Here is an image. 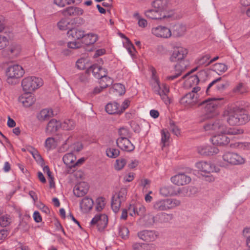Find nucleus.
<instances>
[{
    "label": "nucleus",
    "mask_w": 250,
    "mask_h": 250,
    "mask_svg": "<svg viewBox=\"0 0 250 250\" xmlns=\"http://www.w3.org/2000/svg\"><path fill=\"white\" fill-rule=\"evenodd\" d=\"M204 129L212 134L210 141L214 145L225 146L229 142V138L227 136L229 135L242 134L243 130L239 128L228 127L223 119H218L214 121L206 123Z\"/></svg>",
    "instance_id": "obj_1"
},
{
    "label": "nucleus",
    "mask_w": 250,
    "mask_h": 250,
    "mask_svg": "<svg viewBox=\"0 0 250 250\" xmlns=\"http://www.w3.org/2000/svg\"><path fill=\"white\" fill-rule=\"evenodd\" d=\"M222 116L230 125L245 124L250 120L246 110L237 107L228 108L224 111Z\"/></svg>",
    "instance_id": "obj_2"
},
{
    "label": "nucleus",
    "mask_w": 250,
    "mask_h": 250,
    "mask_svg": "<svg viewBox=\"0 0 250 250\" xmlns=\"http://www.w3.org/2000/svg\"><path fill=\"white\" fill-rule=\"evenodd\" d=\"M151 77L149 82L150 85L153 92L159 95L162 100L166 104L170 103V99L168 96L169 92V86L166 83H161L159 77L154 67L151 68Z\"/></svg>",
    "instance_id": "obj_3"
},
{
    "label": "nucleus",
    "mask_w": 250,
    "mask_h": 250,
    "mask_svg": "<svg viewBox=\"0 0 250 250\" xmlns=\"http://www.w3.org/2000/svg\"><path fill=\"white\" fill-rule=\"evenodd\" d=\"M201 93V87L193 88L191 91L184 95L180 99L179 102L185 108H192L199 104Z\"/></svg>",
    "instance_id": "obj_4"
},
{
    "label": "nucleus",
    "mask_w": 250,
    "mask_h": 250,
    "mask_svg": "<svg viewBox=\"0 0 250 250\" xmlns=\"http://www.w3.org/2000/svg\"><path fill=\"white\" fill-rule=\"evenodd\" d=\"M43 84L42 80L34 76H27L21 81V87L25 92L32 93L39 89Z\"/></svg>",
    "instance_id": "obj_5"
},
{
    "label": "nucleus",
    "mask_w": 250,
    "mask_h": 250,
    "mask_svg": "<svg viewBox=\"0 0 250 250\" xmlns=\"http://www.w3.org/2000/svg\"><path fill=\"white\" fill-rule=\"evenodd\" d=\"M181 202L176 199H159L153 203V208L156 211H167L180 206Z\"/></svg>",
    "instance_id": "obj_6"
},
{
    "label": "nucleus",
    "mask_w": 250,
    "mask_h": 250,
    "mask_svg": "<svg viewBox=\"0 0 250 250\" xmlns=\"http://www.w3.org/2000/svg\"><path fill=\"white\" fill-rule=\"evenodd\" d=\"M24 74V70L21 66L19 64L11 65L8 67L6 71L7 82L9 84H15Z\"/></svg>",
    "instance_id": "obj_7"
},
{
    "label": "nucleus",
    "mask_w": 250,
    "mask_h": 250,
    "mask_svg": "<svg viewBox=\"0 0 250 250\" xmlns=\"http://www.w3.org/2000/svg\"><path fill=\"white\" fill-rule=\"evenodd\" d=\"M222 159L227 165H240L245 163V159L243 156L237 153L229 151L224 153Z\"/></svg>",
    "instance_id": "obj_8"
},
{
    "label": "nucleus",
    "mask_w": 250,
    "mask_h": 250,
    "mask_svg": "<svg viewBox=\"0 0 250 250\" xmlns=\"http://www.w3.org/2000/svg\"><path fill=\"white\" fill-rule=\"evenodd\" d=\"M222 100L223 98L209 99L204 103L205 104V111L208 118H212L219 114L217 110L219 101Z\"/></svg>",
    "instance_id": "obj_9"
},
{
    "label": "nucleus",
    "mask_w": 250,
    "mask_h": 250,
    "mask_svg": "<svg viewBox=\"0 0 250 250\" xmlns=\"http://www.w3.org/2000/svg\"><path fill=\"white\" fill-rule=\"evenodd\" d=\"M127 193V188H121L118 192L115 193L113 195L111 207L115 212H117L119 211L121 203L125 200Z\"/></svg>",
    "instance_id": "obj_10"
},
{
    "label": "nucleus",
    "mask_w": 250,
    "mask_h": 250,
    "mask_svg": "<svg viewBox=\"0 0 250 250\" xmlns=\"http://www.w3.org/2000/svg\"><path fill=\"white\" fill-rule=\"evenodd\" d=\"M151 33L155 37L162 39H168L172 36L171 29L165 25H159L153 27Z\"/></svg>",
    "instance_id": "obj_11"
},
{
    "label": "nucleus",
    "mask_w": 250,
    "mask_h": 250,
    "mask_svg": "<svg viewBox=\"0 0 250 250\" xmlns=\"http://www.w3.org/2000/svg\"><path fill=\"white\" fill-rule=\"evenodd\" d=\"M108 223V217L105 214H97L91 220V227L96 226L98 230L103 232L106 228Z\"/></svg>",
    "instance_id": "obj_12"
},
{
    "label": "nucleus",
    "mask_w": 250,
    "mask_h": 250,
    "mask_svg": "<svg viewBox=\"0 0 250 250\" xmlns=\"http://www.w3.org/2000/svg\"><path fill=\"white\" fill-rule=\"evenodd\" d=\"M145 220L148 225H152L157 222H167L172 218V214L164 212L158 213L155 216L148 214L145 216Z\"/></svg>",
    "instance_id": "obj_13"
},
{
    "label": "nucleus",
    "mask_w": 250,
    "mask_h": 250,
    "mask_svg": "<svg viewBox=\"0 0 250 250\" xmlns=\"http://www.w3.org/2000/svg\"><path fill=\"white\" fill-rule=\"evenodd\" d=\"M187 54L188 50L187 49L181 46L175 47L173 49L169 60L171 62L183 61L185 60Z\"/></svg>",
    "instance_id": "obj_14"
},
{
    "label": "nucleus",
    "mask_w": 250,
    "mask_h": 250,
    "mask_svg": "<svg viewBox=\"0 0 250 250\" xmlns=\"http://www.w3.org/2000/svg\"><path fill=\"white\" fill-rule=\"evenodd\" d=\"M170 4L169 0H155L152 3V6L154 8H156L158 11L161 12L163 15L168 16V18L171 15L168 12V7Z\"/></svg>",
    "instance_id": "obj_15"
},
{
    "label": "nucleus",
    "mask_w": 250,
    "mask_h": 250,
    "mask_svg": "<svg viewBox=\"0 0 250 250\" xmlns=\"http://www.w3.org/2000/svg\"><path fill=\"white\" fill-rule=\"evenodd\" d=\"M196 167L201 172L205 173L218 172L219 169L212 164L207 161H199L196 163Z\"/></svg>",
    "instance_id": "obj_16"
},
{
    "label": "nucleus",
    "mask_w": 250,
    "mask_h": 250,
    "mask_svg": "<svg viewBox=\"0 0 250 250\" xmlns=\"http://www.w3.org/2000/svg\"><path fill=\"white\" fill-rule=\"evenodd\" d=\"M19 101L24 107H29L34 104L36 98L31 93L25 92L19 97Z\"/></svg>",
    "instance_id": "obj_17"
},
{
    "label": "nucleus",
    "mask_w": 250,
    "mask_h": 250,
    "mask_svg": "<svg viewBox=\"0 0 250 250\" xmlns=\"http://www.w3.org/2000/svg\"><path fill=\"white\" fill-rule=\"evenodd\" d=\"M144 14L146 18L155 21H162L168 18V16L163 15L161 12L154 8L146 10Z\"/></svg>",
    "instance_id": "obj_18"
},
{
    "label": "nucleus",
    "mask_w": 250,
    "mask_h": 250,
    "mask_svg": "<svg viewBox=\"0 0 250 250\" xmlns=\"http://www.w3.org/2000/svg\"><path fill=\"white\" fill-rule=\"evenodd\" d=\"M171 182L177 186H183L189 184L191 178L184 173H179L171 177Z\"/></svg>",
    "instance_id": "obj_19"
},
{
    "label": "nucleus",
    "mask_w": 250,
    "mask_h": 250,
    "mask_svg": "<svg viewBox=\"0 0 250 250\" xmlns=\"http://www.w3.org/2000/svg\"><path fill=\"white\" fill-rule=\"evenodd\" d=\"M118 146L122 150L130 152L133 151L135 146L128 138H118L116 140Z\"/></svg>",
    "instance_id": "obj_20"
},
{
    "label": "nucleus",
    "mask_w": 250,
    "mask_h": 250,
    "mask_svg": "<svg viewBox=\"0 0 250 250\" xmlns=\"http://www.w3.org/2000/svg\"><path fill=\"white\" fill-rule=\"evenodd\" d=\"M128 210L130 216H134L136 215L143 216L146 211V208L142 204L136 203L135 205H130Z\"/></svg>",
    "instance_id": "obj_21"
},
{
    "label": "nucleus",
    "mask_w": 250,
    "mask_h": 250,
    "mask_svg": "<svg viewBox=\"0 0 250 250\" xmlns=\"http://www.w3.org/2000/svg\"><path fill=\"white\" fill-rule=\"evenodd\" d=\"M198 152L202 155L209 156L217 154L219 150L216 147L208 145H203L198 147Z\"/></svg>",
    "instance_id": "obj_22"
},
{
    "label": "nucleus",
    "mask_w": 250,
    "mask_h": 250,
    "mask_svg": "<svg viewBox=\"0 0 250 250\" xmlns=\"http://www.w3.org/2000/svg\"><path fill=\"white\" fill-rule=\"evenodd\" d=\"M187 26L182 23H177L172 26V35L176 38H180L184 36L187 31Z\"/></svg>",
    "instance_id": "obj_23"
},
{
    "label": "nucleus",
    "mask_w": 250,
    "mask_h": 250,
    "mask_svg": "<svg viewBox=\"0 0 250 250\" xmlns=\"http://www.w3.org/2000/svg\"><path fill=\"white\" fill-rule=\"evenodd\" d=\"M61 122L52 119L48 123L45 128V132L48 134L54 133L61 128Z\"/></svg>",
    "instance_id": "obj_24"
},
{
    "label": "nucleus",
    "mask_w": 250,
    "mask_h": 250,
    "mask_svg": "<svg viewBox=\"0 0 250 250\" xmlns=\"http://www.w3.org/2000/svg\"><path fill=\"white\" fill-rule=\"evenodd\" d=\"M138 237L145 241L151 242L155 240L157 235L155 231L153 230H145L138 233Z\"/></svg>",
    "instance_id": "obj_25"
},
{
    "label": "nucleus",
    "mask_w": 250,
    "mask_h": 250,
    "mask_svg": "<svg viewBox=\"0 0 250 250\" xmlns=\"http://www.w3.org/2000/svg\"><path fill=\"white\" fill-rule=\"evenodd\" d=\"M88 190V184L84 182H80L74 187V194L77 197H82L86 194Z\"/></svg>",
    "instance_id": "obj_26"
},
{
    "label": "nucleus",
    "mask_w": 250,
    "mask_h": 250,
    "mask_svg": "<svg viewBox=\"0 0 250 250\" xmlns=\"http://www.w3.org/2000/svg\"><path fill=\"white\" fill-rule=\"evenodd\" d=\"M54 115L52 109L46 108L41 110L36 116L37 119L40 122H44Z\"/></svg>",
    "instance_id": "obj_27"
},
{
    "label": "nucleus",
    "mask_w": 250,
    "mask_h": 250,
    "mask_svg": "<svg viewBox=\"0 0 250 250\" xmlns=\"http://www.w3.org/2000/svg\"><path fill=\"white\" fill-rule=\"evenodd\" d=\"M90 71H92L93 76L97 79L105 76L107 73L105 69L97 64L93 65L87 70L88 73Z\"/></svg>",
    "instance_id": "obj_28"
},
{
    "label": "nucleus",
    "mask_w": 250,
    "mask_h": 250,
    "mask_svg": "<svg viewBox=\"0 0 250 250\" xmlns=\"http://www.w3.org/2000/svg\"><path fill=\"white\" fill-rule=\"evenodd\" d=\"M185 188H179L177 191L174 189V187L172 186H164L160 189V193L163 196H174L180 194L181 190H185Z\"/></svg>",
    "instance_id": "obj_29"
},
{
    "label": "nucleus",
    "mask_w": 250,
    "mask_h": 250,
    "mask_svg": "<svg viewBox=\"0 0 250 250\" xmlns=\"http://www.w3.org/2000/svg\"><path fill=\"white\" fill-rule=\"evenodd\" d=\"M188 76L189 74H188L184 77L186 79L185 85L187 88H191L192 89L195 87H200L198 85L199 83V78L197 76Z\"/></svg>",
    "instance_id": "obj_30"
},
{
    "label": "nucleus",
    "mask_w": 250,
    "mask_h": 250,
    "mask_svg": "<svg viewBox=\"0 0 250 250\" xmlns=\"http://www.w3.org/2000/svg\"><path fill=\"white\" fill-rule=\"evenodd\" d=\"M105 110L109 114H120L119 104L116 102L108 103L105 107Z\"/></svg>",
    "instance_id": "obj_31"
},
{
    "label": "nucleus",
    "mask_w": 250,
    "mask_h": 250,
    "mask_svg": "<svg viewBox=\"0 0 250 250\" xmlns=\"http://www.w3.org/2000/svg\"><path fill=\"white\" fill-rule=\"evenodd\" d=\"M222 78L221 77L217 78L214 81H213L212 82H211L208 85L207 90H206V93L207 94H209V90L210 88L213 86L215 85V87H216L217 89L219 91L223 90L225 89L226 84L224 82H221Z\"/></svg>",
    "instance_id": "obj_32"
},
{
    "label": "nucleus",
    "mask_w": 250,
    "mask_h": 250,
    "mask_svg": "<svg viewBox=\"0 0 250 250\" xmlns=\"http://www.w3.org/2000/svg\"><path fill=\"white\" fill-rule=\"evenodd\" d=\"M93 201L92 199L85 197L80 203V207L81 210L83 212H87L89 211L93 207Z\"/></svg>",
    "instance_id": "obj_33"
},
{
    "label": "nucleus",
    "mask_w": 250,
    "mask_h": 250,
    "mask_svg": "<svg viewBox=\"0 0 250 250\" xmlns=\"http://www.w3.org/2000/svg\"><path fill=\"white\" fill-rule=\"evenodd\" d=\"M63 13L70 16H81L83 14V10L80 7H69L63 10Z\"/></svg>",
    "instance_id": "obj_34"
},
{
    "label": "nucleus",
    "mask_w": 250,
    "mask_h": 250,
    "mask_svg": "<svg viewBox=\"0 0 250 250\" xmlns=\"http://www.w3.org/2000/svg\"><path fill=\"white\" fill-rule=\"evenodd\" d=\"M98 36L94 33L84 35L83 42L85 45H89L95 43L98 40Z\"/></svg>",
    "instance_id": "obj_35"
},
{
    "label": "nucleus",
    "mask_w": 250,
    "mask_h": 250,
    "mask_svg": "<svg viewBox=\"0 0 250 250\" xmlns=\"http://www.w3.org/2000/svg\"><path fill=\"white\" fill-rule=\"evenodd\" d=\"M67 36L69 38L73 39H80L83 38L84 31L81 29L74 28L67 32Z\"/></svg>",
    "instance_id": "obj_36"
},
{
    "label": "nucleus",
    "mask_w": 250,
    "mask_h": 250,
    "mask_svg": "<svg viewBox=\"0 0 250 250\" xmlns=\"http://www.w3.org/2000/svg\"><path fill=\"white\" fill-rule=\"evenodd\" d=\"M62 159L64 163L70 168L75 167V163L76 160V157L72 153H68L66 154L63 157Z\"/></svg>",
    "instance_id": "obj_37"
},
{
    "label": "nucleus",
    "mask_w": 250,
    "mask_h": 250,
    "mask_svg": "<svg viewBox=\"0 0 250 250\" xmlns=\"http://www.w3.org/2000/svg\"><path fill=\"white\" fill-rule=\"evenodd\" d=\"M134 250H154L155 247L153 244L142 243H134L132 245Z\"/></svg>",
    "instance_id": "obj_38"
},
{
    "label": "nucleus",
    "mask_w": 250,
    "mask_h": 250,
    "mask_svg": "<svg viewBox=\"0 0 250 250\" xmlns=\"http://www.w3.org/2000/svg\"><path fill=\"white\" fill-rule=\"evenodd\" d=\"M69 137L66 134H61L58 136V142H62V146L60 148V151H64L68 148V145L67 142L68 141Z\"/></svg>",
    "instance_id": "obj_39"
},
{
    "label": "nucleus",
    "mask_w": 250,
    "mask_h": 250,
    "mask_svg": "<svg viewBox=\"0 0 250 250\" xmlns=\"http://www.w3.org/2000/svg\"><path fill=\"white\" fill-rule=\"evenodd\" d=\"M212 69L218 74L220 75L227 70L228 67L224 63H217L212 66Z\"/></svg>",
    "instance_id": "obj_40"
},
{
    "label": "nucleus",
    "mask_w": 250,
    "mask_h": 250,
    "mask_svg": "<svg viewBox=\"0 0 250 250\" xmlns=\"http://www.w3.org/2000/svg\"><path fill=\"white\" fill-rule=\"evenodd\" d=\"M57 146V142L53 137L47 138L45 141L44 146L47 150L54 149Z\"/></svg>",
    "instance_id": "obj_41"
},
{
    "label": "nucleus",
    "mask_w": 250,
    "mask_h": 250,
    "mask_svg": "<svg viewBox=\"0 0 250 250\" xmlns=\"http://www.w3.org/2000/svg\"><path fill=\"white\" fill-rule=\"evenodd\" d=\"M61 128L65 130H71L73 129L75 126V123L74 121L70 119L65 120L62 123L61 122Z\"/></svg>",
    "instance_id": "obj_42"
},
{
    "label": "nucleus",
    "mask_w": 250,
    "mask_h": 250,
    "mask_svg": "<svg viewBox=\"0 0 250 250\" xmlns=\"http://www.w3.org/2000/svg\"><path fill=\"white\" fill-rule=\"evenodd\" d=\"M210 57L208 54L203 55L196 60V63L198 65L207 66L210 64Z\"/></svg>",
    "instance_id": "obj_43"
},
{
    "label": "nucleus",
    "mask_w": 250,
    "mask_h": 250,
    "mask_svg": "<svg viewBox=\"0 0 250 250\" xmlns=\"http://www.w3.org/2000/svg\"><path fill=\"white\" fill-rule=\"evenodd\" d=\"M170 133L167 129H163L161 131V143L162 147L166 146L169 143Z\"/></svg>",
    "instance_id": "obj_44"
},
{
    "label": "nucleus",
    "mask_w": 250,
    "mask_h": 250,
    "mask_svg": "<svg viewBox=\"0 0 250 250\" xmlns=\"http://www.w3.org/2000/svg\"><path fill=\"white\" fill-rule=\"evenodd\" d=\"M12 221V217L8 214L3 215L0 217V225L2 227L9 226Z\"/></svg>",
    "instance_id": "obj_45"
},
{
    "label": "nucleus",
    "mask_w": 250,
    "mask_h": 250,
    "mask_svg": "<svg viewBox=\"0 0 250 250\" xmlns=\"http://www.w3.org/2000/svg\"><path fill=\"white\" fill-rule=\"evenodd\" d=\"M99 79H100L99 83L104 88L110 86L113 83V80L110 77H107L106 75H105V76L101 77Z\"/></svg>",
    "instance_id": "obj_46"
},
{
    "label": "nucleus",
    "mask_w": 250,
    "mask_h": 250,
    "mask_svg": "<svg viewBox=\"0 0 250 250\" xmlns=\"http://www.w3.org/2000/svg\"><path fill=\"white\" fill-rule=\"evenodd\" d=\"M88 60L85 58H80L76 62L77 68L80 70L84 69L88 66Z\"/></svg>",
    "instance_id": "obj_47"
},
{
    "label": "nucleus",
    "mask_w": 250,
    "mask_h": 250,
    "mask_svg": "<svg viewBox=\"0 0 250 250\" xmlns=\"http://www.w3.org/2000/svg\"><path fill=\"white\" fill-rule=\"evenodd\" d=\"M126 160L124 158H119L116 160L114 165V168L116 170L119 171L122 170L125 166Z\"/></svg>",
    "instance_id": "obj_48"
},
{
    "label": "nucleus",
    "mask_w": 250,
    "mask_h": 250,
    "mask_svg": "<svg viewBox=\"0 0 250 250\" xmlns=\"http://www.w3.org/2000/svg\"><path fill=\"white\" fill-rule=\"evenodd\" d=\"M105 199L102 197H98L96 201V208L98 211H101L105 207Z\"/></svg>",
    "instance_id": "obj_49"
},
{
    "label": "nucleus",
    "mask_w": 250,
    "mask_h": 250,
    "mask_svg": "<svg viewBox=\"0 0 250 250\" xmlns=\"http://www.w3.org/2000/svg\"><path fill=\"white\" fill-rule=\"evenodd\" d=\"M106 155L111 158H115L120 154V151L118 149L114 148H108L106 150Z\"/></svg>",
    "instance_id": "obj_50"
},
{
    "label": "nucleus",
    "mask_w": 250,
    "mask_h": 250,
    "mask_svg": "<svg viewBox=\"0 0 250 250\" xmlns=\"http://www.w3.org/2000/svg\"><path fill=\"white\" fill-rule=\"evenodd\" d=\"M69 24L68 20L65 18H63L58 21L57 27L61 30H65L67 29Z\"/></svg>",
    "instance_id": "obj_51"
},
{
    "label": "nucleus",
    "mask_w": 250,
    "mask_h": 250,
    "mask_svg": "<svg viewBox=\"0 0 250 250\" xmlns=\"http://www.w3.org/2000/svg\"><path fill=\"white\" fill-rule=\"evenodd\" d=\"M9 44L8 38L2 34H0V50L6 48Z\"/></svg>",
    "instance_id": "obj_52"
},
{
    "label": "nucleus",
    "mask_w": 250,
    "mask_h": 250,
    "mask_svg": "<svg viewBox=\"0 0 250 250\" xmlns=\"http://www.w3.org/2000/svg\"><path fill=\"white\" fill-rule=\"evenodd\" d=\"M30 152L34 159L38 164L40 165L43 164V160L39 152L36 149H33L30 151Z\"/></svg>",
    "instance_id": "obj_53"
},
{
    "label": "nucleus",
    "mask_w": 250,
    "mask_h": 250,
    "mask_svg": "<svg viewBox=\"0 0 250 250\" xmlns=\"http://www.w3.org/2000/svg\"><path fill=\"white\" fill-rule=\"evenodd\" d=\"M177 63L175 65V71L177 73H179L181 75V73L185 70L186 68V65L185 63V60L182 61L176 62Z\"/></svg>",
    "instance_id": "obj_54"
},
{
    "label": "nucleus",
    "mask_w": 250,
    "mask_h": 250,
    "mask_svg": "<svg viewBox=\"0 0 250 250\" xmlns=\"http://www.w3.org/2000/svg\"><path fill=\"white\" fill-rule=\"evenodd\" d=\"M135 173L132 172H128L125 173L123 176V183H125L132 181L135 178Z\"/></svg>",
    "instance_id": "obj_55"
},
{
    "label": "nucleus",
    "mask_w": 250,
    "mask_h": 250,
    "mask_svg": "<svg viewBox=\"0 0 250 250\" xmlns=\"http://www.w3.org/2000/svg\"><path fill=\"white\" fill-rule=\"evenodd\" d=\"M113 88L118 93L119 95L124 94L125 93V87L124 85L121 83H115L113 85Z\"/></svg>",
    "instance_id": "obj_56"
},
{
    "label": "nucleus",
    "mask_w": 250,
    "mask_h": 250,
    "mask_svg": "<svg viewBox=\"0 0 250 250\" xmlns=\"http://www.w3.org/2000/svg\"><path fill=\"white\" fill-rule=\"evenodd\" d=\"M119 235L123 238L126 239L129 234L128 229L125 226H121L119 228Z\"/></svg>",
    "instance_id": "obj_57"
},
{
    "label": "nucleus",
    "mask_w": 250,
    "mask_h": 250,
    "mask_svg": "<svg viewBox=\"0 0 250 250\" xmlns=\"http://www.w3.org/2000/svg\"><path fill=\"white\" fill-rule=\"evenodd\" d=\"M234 91L240 94H244L248 91L247 87L243 83H239L234 89Z\"/></svg>",
    "instance_id": "obj_58"
},
{
    "label": "nucleus",
    "mask_w": 250,
    "mask_h": 250,
    "mask_svg": "<svg viewBox=\"0 0 250 250\" xmlns=\"http://www.w3.org/2000/svg\"><path fill=\"white\" fill-rule=\"evenodd\" d=\"M130 101L128 99H125L120 106L119 105V110L120 114L123 113L126 109H127L129 106Z\"/></svg>",
    "instance_id": "obj_59"
},
{
    "label": "nucleus",
    "mask_w": 250,
    "mask_h": 250,
    "mask_svg": "<svg viewBox=\"0 0 250 250\" xmlns=\"http://www.w3.org/2000/svg\"><path fill=\"white\" fill-rule=\"evenodd\" d=\"M118 133L120 136L119 138H127L129 136V131L126 128L121 127L118 130Z\"/></svg>",
    "instance_id": "obj_60"
},
{
    "label": "nucleus",
    "mask_w": 250,
    "mask_h": 250,
    "mask_svg": "<svg viewBox=\"0 0 250 250\" xmlns=\"http://www.w3.org/2000/svg\"><path fill=\"white\" fill-rule=\"evenodd\" d=\"M123 37L125 38L127 42L126 47L128 53L130 55L133 56L135 52V48L133 45L129 42L128 39L125 37L124 35H123Z\"/></svg>",
    "instance_id": "obj_61"
},
{
    "label": "nucleus",
    "mask_w": 250,
    "mask_h": 250,
    "mask_svg": "<svg viewBox=\"0 0 250 250\" xmlns=\"http://www.w3.org/2000/svg\"><path fill=\"white\" fill-rule=\"evenodd\" d=\"M170 129L175 135L178 136L180 134V130L174 123H170Z\"/></svg>",
    "instance_id": "obj_62"
},
{
    "label": "nucleus",
    "mask_w": 250,
    "mask_h": 250,
    "mask_svg": "<svg viewBox=\"0 0 250 250\" xmlns=\"http://www.w3.org/2000/svg\"><path fill=\"white\" fill-rule=\"evenodd\" d=\"M104 89V88L103 87L101 84H100L99 86H96L93 88V89L91 92L90 94L92 96L98 94L100 93Z\"/></svg>",
    "instance_id": "obj_63"
},
{
    "label": "nucleus",
    "mask_w": 250,
    "mask_h": 250,
    "mask_svg": "<svg viewBox=\"0 0 250 250\" xmlns=\"http://www.w3.org/2000/svg\"><path fill=\"white\" fill-rule=\"evenodd\" d=\"M9 51L13 56H17L20 52L19 47L16 45H12L9 49Z\"/></svg>",
    "instance_id": "obj_64"
}]
</instances>
